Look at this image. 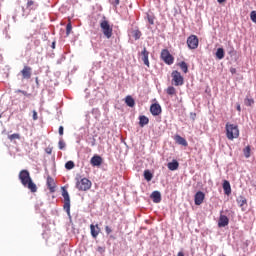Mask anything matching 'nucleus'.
<instances>
[{
    "label": "nucleus",
    "instance_id": "43",
    "mask_svg": "<svg viewBox=\"0 0 256 256\" xmlns=\"http://www.w3.org/2000/svg\"><path fill=\"white\" fill-rule=\"evenodd\" d=\"M63 131H64L63 126H60L58 130L59 135H63Z\"/></svg>",
    "mask_w": 256,
    "mask_h": 256
},
{
    "label": "nucleus",
    "instance_id": "30",
    "mask_svg": "<svg viewBox=\"0 0 256 256\" xmlns=\"http://www.w3.org/2000/svg\"><path fill=\"white\" fill-rule=\"evenodd\" d=\"M132 35L135 39V41L141 39L142 33L139 30H133Z\"/></svg>",
    "mask_w": 256,
    "mask_h": 256
},
{
    "label": "nucleus",
    "instance_id": "41",
    "mask_svg": "<svg viewBox=\"0 0 256 256\" xmlns=\"http://www.w3.org/2000/svg\"><path fill=\"white\" fill-rule=\"evenodd\" d=\"M39 117L37 116V111L33 110V121H37Z\"/></svg>",
    "mask_w": 256,
    "mask_h": 256
},
{
    "label": "nucleus",
    "instance_id": "46",
    "mask_svg": "<svg viewBox=\"0 0 256 256\" xmlns=\"http://www.w3.org/2000/svg\"><path fill=\"white\" fill-rule=\"evenodd\" d=\"M236 109H237V111H239V113H241V104H237Z\"/></svg>",
    "mask_w": 256,
    "mask_h": 256
},
{
    "label": "nucleus",
    "instance_id": "38",
    "mask_svg": "<svg viewBox=\"0 0 256 256\" xmlns=\"http://www.w3.org/2000/svg\"><path fill=\"white\" fill-rule=\"evenodd\" d=\"M147 19H148V22H149L150 25H154L155 22H154L153 16L147 15Z\"/></svg>",
    "mask_w": 256,
    "mask_h": 256
},
{
    "label": "nucleus",
    "instance_id": "20",
    "mask_svg": "<svg viewBox=\"0 0 256 256\" xmlns=\"http://www.w3.org/2000/svg\"><path fill=\"white\" fill-rule=\"evenodd\" d=\"M223 189H224L225 195H231V184L229 183V181L224 180Z\"/></svg>",
    "mask_w": 256,
    "mask_h": 256
},
{
    "label": "nucleus",
    "instance_id": "32",
    "mask_svg": "<svg viewBox=\"0 0 256 256\" xmlns=\"http://www.w3.org/2000/svg\"><path fill=\"white\" fill-rule=\"evenodd\" d=\"M244 103L247 107H251V105L255 103V100H253L252 98H245Z\"/></svg>",
    "mask_w": 256,
    "mask_h": 256
},
{
    "label": "nucleus",
    "instance_id": "21",
    "mask_svg": "<svg viewBox=\"0 0 256 256\" xmlns=\"http://www.w3.org/2000/svg\"><path fill=\"white\" fill-rule=\"evenodd\" d=\"M168 169L170 171H177V169H179V162L177 160H173L172 162L168 163Z\"/></svg>",
    "mask_w": 256,
    "mask_h": 256
},
{
    "label": "nucleus",
    "instance_id": "22",
    "mask_svg": "<svg viewBox=\"0 0 256 256\" xmlns=\"http://www.w3.org/2000/svg\"><path fill=\"white\" fill-rule=\"evenodd\" d=\"M125 103L128 107H135V99L132 96H126Z\"/></svg>",
    "mask_w": 256,
    "mask_h": 256
},
{
    "label": "nucleus",
    "instance_id": "34",
    "mask_svg": "<svg viewBox=\"0 0 256 256\" xmlns=\"http://www.w3.org/2000/svg\"><path fill=\"white\" fill-rule=\"evenodd\" d=\"M250 19L253 21V23H256V11H252L250 13Z\"/></svg>",
    "mask_w": 256,
    "mask_h": 256
},
{
    "label": "nucleus",
    "instance_id": "29",
    "mask_svg": "<svg viewBox=\"0 0 256 256\" xmlns=\"http://www.w3.org/2000/svg\"><path fill=\"white\" fill-rule=\"evenodd\" d=\"M166 93H167V95H176L177 90L175 89V87L170 86L166 89Z\"/></svg>",
    "mask_w": 256,
    "mask_h": 256
},
{
    "label": "nucleus",
    "instance_id": "13",
    "mask_svg": "<svg viewBox=\"0 0 256 256\" xmlns=\"http://www.w3.org/2000/svg\"><path fill=\"white\" fill-rule=\"evenodd\" d=\"M203 201H205V193L198 191L194 196L195 205H202Z\"/></svg>",
    "mask_w": 256,
    "mask_h": 256
},
{
    "label": "nucleus",
    "instance_id": "31",
    "mask_svg": "<svg viewBox=\"0 0 256 256\" xmlns=\"http://www.w3.org/2000/svg\"><path fill=\"white\" fill-rule=\"evenodd\" d=\"M66 169H68V171H71V169L75 168V162L74 161H68L65 164Z\"/></svg>",
    "mask_w": 256,
    "mask_h": 256
},
{
    "label": "nucleus",
    "instance_id": "8",
    "mask_svg": "<svg viewBox=\"0 0 256 256\" xmlns=\"http://www.w3.org/2000/svg\"><path fill=\"white\" fill-rule=\"evenodd\" d=\"M187 45L190 49H197L199 47V38L196 35H190L187 38Z\"/></svg>",
    "mask_w": 256,
    "mask_h": 256
},
{
    "label": "nucleus",
    "instance_id": "6",
    "mask_svg": "<svg viewBox=\"0 0 256 256\" xmlns=\"http://www.w3.org/2000/svg\"><path fill=\"white\" fill-rule=\"evenodd\" d=\"M160 57L162 61L166 63V65H173V63H175V58L173 57V55H171V53L167 49H163L161 51Z\"/></svg>",
    "mask_w": 256,
    "mask_h": 256
},
{
    "label": "nucleus",
    "instance_id": "18",
    "mask_svg": "<svg viewBox=\"0 0 256 256\" xmlns=\"http://www.w3.org/2000/svg\"><path fill=\"white\" fill-rule=\"evenodd\" d=\"M174 140H175V142H176L178 145H182L183 147H187V145H189V144L187 143V140H186L185 138L181 137L180 135H176V136L174 137Z\"/></svg>",
    "mask_w": 256,
    "mask_h": 256
},
{
    "label": "nucleus",
    "instance_id": "42",
    "mask_svg": "<svg viewBox=\"0 0 256 256\" xmlns=\"http://www.w3.org/2000/svg\"><path fill=\"white\" fill-rule=\"evenodd\" d=\"M110 3H111L112 5L117 6V5H119L120 1H119V0H110Z\"/></svg>",
    "mask_w": 256,
    "mask_h": 256
},
{
    "label": "nucleus",
    "instance_id": "23",
    "mask_svg": "<svg viewBox=\"0 0 256 256\" xmlns=\"http://www.w3.org/2000/svg\"><path fill=\"white\" fill-rule=\"evenodd\" d=\"M139 121L140 127H145V125H149V118H147L146 116H140Z\"/></svg>",
    "mask_w": 256,
    "mask_h": 256
},
{
    "label": "nucleus",
    "instance_id": "37",
    "mask_svg": "<svg viewBox=\"0 0 256 256\" xmlns=\"http://www.w3.org/2000/svg\"><path fill=\"white\" fill-rule=\"evenodd\" d=\"M45 153H47V155H51V154L53 153V147L48 146V147L45 149Z\"/></svg>",
    "mask_w": 256,
    "mask_h": 256
},
{
    "label": "nucleus",
    "instance_id": "12",
    "mask_svg": "<svg viewBox=\"0 0 256 256\" xmlns=\"http://www.w3.org/2000/svg\"><path fill=\"white\" fill-rule=\"evenodd\" d=\"M90 163L93 167H101V165L103 163V158H101V156H99V155H94L91 158Z\"/></svg>",
    "mask_w": 256,
    "mask_h": 256
},
{
    "label": "nucleus",
    "instance_id": "3",
    "mask_svg": "<svg viewBox=\"0 0 256 256\" xmlns=\"http://www.w3.org/2000/svg\"><path fill=\"white\" fill-rule=\"evenodd\" d=\"M100 29L102 30L103 35L106 37V39H111L113 37V26L109 24V21L102 20L100 22Z\"/></svg>",
    "mask_w": 256,
    "mask_h": 256
},
{
    "label": "nucleus",
    "instance_id": "36",
    "mask_svg": "<svg viewBox=\"0 0 256 256\" xmlns=\"http://www.w3.org/2000/svg\"><path fill=\"white\" fill-rule=\"evenodd\" d=\"M16 93H21L25 97H31V94L27 93V91L24 90H17Z\"/></svg>",
    "mask_w": 256,
    "mask_h": 256
},
{
    "label": "nucleus",
    "instance_id": "14",
    "mask_svg": "<svg viewBox=\"0 0 256 256\" xmlns=\"http://www.w3.org/2000/svg\"><path fill=\"white\" fill-rule=\"evenodd\" d=\"M150 112L154 117H157V115H161V105L158 103H154L150 106Z\"/></svg>",
    "mask_w": 256,
    "mask_h": 256
},
{
    "label": "nucleus",
    "instance_id": "2",
    "mask_svg": "<svg viewBox=\"0 0 256 256\" xmlns=\"http://www.w3.org/2000/svg\"><path fill=\"white\" fill-rule=\"evenodd\" d=\"M226 137L229 141H233V139H239V126L237 124H232L227 122L225 125Z\"/></svg>",
    "mask_w": 256,
    "mask_h": 256
},
{
    "label": "nucleus",
    "instance_id": "5",
    "mask_svg": "<svg viewBox=\"0 0 256 256\" xmlns=\"http://www.w3.org/2000/svg\"><path fill=\"white\" fill-rule=\"evenodd\" d=\"M62 197L64 199V209L68 215L71 214V198L69 197V192L63 188L62 190Z\"/></svg>",
    "mask_w": 256,
    "mask_h": 256
},
{
    "label": "nucleus",
    "instance_id": "4",
    "mask_svg": "<svg viewBox=\"0 0 256 256\" xmlns=\"http://www.w3.org/2000/svg\"><path fill=\"white\" fill-rule=\"evenodd\" d=\"M91 185V180L82 178L76 182V189H78V191H89V189H91Z\"/></svg>",
    "mask_w": 256,
    "mask_h": 256
},
{
    "label": "nucleus",
    "instance_id": "45",
    "mask_svg": "<svg viewBox=\"0 0 256 256\" xmlns=\"http://www.w3.org/2000/svg\"><path fill=\"white\" fill-rule=\"evenodd\" d=\"M32 5H33V1L32 0L27 2V7H31Z\"/></svg>",
    "mask_w": 256,
    "mask_h": 256
},
{
    "label": "nucleus",
    "instance_id": "11",
    "mask_svg": "<svg viewBox=\"0 0 256 256\" xmlns=\"http://www.w3.org/2000/svg\"><path fill=\"white\" fill-rule=\"evenodd\" d=\"M141 57H142V61L144 63V65H146V67H150L149 64V51H147V48L144 47L143 50L140 53Z\"/></svg>",
    "mask_w": 256,
    "mask_h": 256
},
{
    "label": "nucleus",
    "instance_id": "15",
    "mask_svg": "<svg viewBox=\"0 0 256 256\" xmlns=\"http://www.w3.org/2000/svg\"><path fill=\"white\" fill-rule=\"evenodd\" d=\"M33 69L30 66H24L21 70L23 79H31Z\"/></svg>",
    "mask_w": 256,
    "mask_h": 256
},
{
    "label": "nucleus",
    "instance_id": "17",
    "mask_svg": "<svg viewBox=\"0 0 256 256\" xmlns=\"http://www.w3.org/2000/svg\"><path fill=\"white\" fill-rule=\"evenodd\" d=\"M236 201L239 207H241L242 211H245V207H247V198L244 196H239Z\"/></svg>",
    "mask_w": 256,
    "mask_h": 256
},
{
    "label": "nucleus",
    "instance_id": "10",
    "mask_svg": "<svg viewBox=\"0 0 256 256\" xmlns=\"http://www.w3.org/2000/svg\"><path fill=\"white\" fill-rule=\"evenodd\" d=\"M90 233L93 239H97L99 237V233H101V228L99 227V224H91L90 225Z\"/></svg>",
    "mask_w": 256,
    "mask_h": 256
},
{
    "label": "nucleus",
    "instance_id": "39",
    "mask_svg": "<svg viewBox=\"0 0 256 256\" xmlns=\"http://www.w3.org/2000/svg\"><path fill=\"white\" fill-rule=\"evenodd\" d=\"M97 251H98V253H100L101 255H103V253L105 252V247L99 246V247L97 248Z\"/></svg>",
    "mask_w": 256,
    "mask_h": 256
},
{
    "label": "nucleus",
    "instance_id": "40",
    "mask_svg": "<svg viewBox=\"0 0 256 256\" xmlns=\"http://www.w3.org/2000/svg\"><path fill=\"white\" fill-rule=\"evenodd\" d=\"M105 231H106L107 235H111L113 230H111V228L109 226H105Z\"/></svg>",
    "mask_w": 256,
    "mask_h": 256
},
{
    "label": "nucleus",
    "instance_id": "35",
    "mask_svg": "<svg viewBox=\"0 0 256 256\" xmlns=\"http://www.w3.org/2000/svg\"><path fill=\"white\" fill-rule=\"evenodd\" d=\"M58 147L59 149L62 151V149H65V141H63L62 139L59 140L58 142Z\"/></svg>",
    "mask_w": 256,
    "mask_h": 256
},
{
    "label": "nucleus",
    "instance_id": "16",
    "mask_svg": "<svg viewBox=\"0 0 256 256\" xmlns=\"http://www.w3.org/2000/svg\"><path fill=\"white\" fill-rule=\"evenodd\" d=\"M229 225V218L226 215L221 214L218 220V227H227Z\"/></svg>",
    "mask_w": 256,
    "mask_h": 256
},
{
    "label": "nucleus",
    "instance_id": "9",
    "mask_svg": "<svg viewBox=\"0 0 256 256\" xmlns=\"http://www.w3.org/2000/svg\"><path fill=\"white\" fill-rule=\"evenodd\" d=\"M46 185H47V188L49 189L50 193H55L57 184H55V179H53V177H51V176L47 177Z\"/></svg>",
    "mask_w": 256,
    "mask_h": 256
},
{
    "label": "nucleus",
    "instance_id": "48",
    "mask_svg": "<svg viewBox=\"0 0 256 256\" xmlns=\"http://www.w3.org/2000/svg\"><path fill=\"white\" fill-rule=\"evenodd\" d=\"M52 49H55V41L52 42V45H51Z\"/></svg>",
    "mask_w": 256,
    "mask_h": 256
},
{
    "label": "nucleus",
    "instance_id": "26",
    "mask_svg": "<svg viewBox=\"0 0 256 256\" xmlns=\"http://www.w3.org/2000/svg\"><path fill=\"white\" fill-rule=\"evenodd\" d=\"M73 31V25L71 24V21L66 25V37H69Z\"/></svg>",
    "mask_w": 256,
    "mask_h": 256
},
{
    "label": "nucleus",
    "instance_id": "33",
    "mask_svg": "<svg viewBox=\"0 0 256 256\" xmlns=\"http://www.w3.org/2000/svg\"><path fill=\"white\" fill-rule=\"evenodd\" d=\"M8 139L10 141H15V139H21V135L17 134V133H14V134H11L8 136Z\"/></svg>",
    "mask_w": 256,
    "mask_h": 256
},
{
    "label": "nucleus",
    "instance_id": "1",
    "mask_svg": "<svg viewBox=\"0 0 256 256\" xmlns=\"http://www.w3.org/2000/svg\"><path fill=\"white\" fill-rule=\"evenodd\" d=\"M18 177L23 187H27L31 193H37V184L31 179V174L28 170H21Z\"/></svg>",
    "mask_w": 256,
    "mask_h": 256
},
{
    "label": "nucleus",
    "instance_id": "49",
    "mask_svg": "<svg viewBox=\"0 0 256 256\" xmlns=\"http://www.w3.org/2000/svg\"><path fill=\"white\" fill-rule=\"evenodd\" d=\"M218 3H225V0H217Z\"/></svg>",
    "mask_w": 256,
    "mask_h": 256
},
{
    "label": "nucleus",
    "instance_id": "28",
    "mask_svg": "<svg viewBox=\"0 0 256 256\" xmlns=\"http://www.w3.org/2000/svg\"><path fill=\"white\" fill-rule=\"evenodd\" d=\"M144 179H146V181H151V179H153V174L151 173V171H144Z\"/></svg>",
    "mask_w": 256,
    "mask_h": 256
},
{
    "label": "nucleus",
    "instance_id": "7",
    "mask_svg": "<svg viewBox=\"0 0 256 256\" xmlns=\"http://www.w3.org/2000/svg\"><path fill=\"white\" fill-rule=\"evenodd\" d=\"M172 81H173L175 87H179V86L183 85L184 79L181 75V72L174 70L172 72Z\"/></svg>",
    "mask_w": 256,
    "mask_h": 256
},
{
    "label": "nucleus",
    "instance_id": "24",
    "mask_svg": "<svg viewBox=\"0 0 256 256\" xmlns=\"http://www.w3.org/2000/svg\"><path fill=\"white\" fill-rule=\"evenodd\" d=\"M178 67L182 69L183 73H189V66L185 63V61L178 63Z\"/></svg>",
    "mask_w": 256,
    "mask_h": 256
},
{
    "label": "nucleus",
    "instance_id": "27",
    "mask_svg": "<svg viewBox=\"0 0 256 256\" xmlns=\"http://www.w3.org/2000/svg\"><path fill=\"white\" fill-rule=\"evenodd\" d=\"M243 153H244V156L246 157V159H249V157H251V146H246L243 149Z\"/></svg>",
    "mask_w": 256,
    "mask_h": 256
},
{
    "label": "nucleus",
    "instance_id": "44",
    "mask_svg": "<svg viewBox=\"0 0 256 256\" xmlns=\"http://www.w3.org/2000/svg\"><path fill=\"white\" fill-rule=\"evenodd\" d=\"M230 73H232V75H234V73H237V70L235 68H231Z\"/></svg>",
    "mask_w": 256,
    "mask_h": 256
},
{
    "label": "nucleus",
    "instance_id": "47",
    "mask_svg": "<svg viewBox=\"0 0 256 256\" xmlns=\"http://www.w3.org/2000/svg\"><path fill=\"white\" fill-rule=\"evenodd\" d=\"M177 256H185L183 252H178Z\"/></svg>",
    "mask_w": 256,
    "mask_h": 256
},
{
    "label": "nucleus",
    "instance_id": "25",
    "mask_svg": "<svg viewBox=\"0 0 256 256\" xmlns=\"http://www.w3.org/2000/svg\"><path fill=\"white\" fill-rule=\"evenodd\" d=\"M216 57L217 59H224L225 57V50L223 48H218L216 51Z\"/></svg>",
    "mask_w": 256,
    "mask_h": 256
},
{
    "label": "nucleus",
    "instance_id": "19",
    "mask_svg": "<svg viewBox=\"0 0 256 256\" xmlns=\"http://www.w3.org/2000/svg\"><path fill=\"white\" fill-rule=\"evenodd\" d=\"M150 197L153 200V203H161V192L154 191Z\"/></svg>",
    "mask_w": 256,
    "mask_h": 256
}]
</instances>
